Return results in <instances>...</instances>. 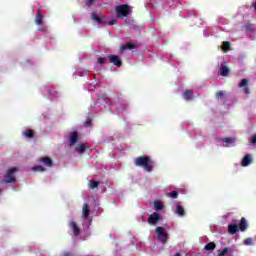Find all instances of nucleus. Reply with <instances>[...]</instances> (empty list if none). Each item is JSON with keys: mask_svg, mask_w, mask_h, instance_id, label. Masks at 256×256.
<instances>
[{"mask_svg": "<svg viewBox=\"0 0 256 256\" xmlns=\"http://www.w3.org/2000/svg\"><path fill=\"white\" fill-rule=\"evenodd\" d=\"M225 255H229V248H225Z\"/></svg>", "mask_w": 256, "mask_h": 256, "instance_id": "42", "label": "nucleus"}, {"mask_svg": "<svg viewBox=\"0 0 256 256\" xmlns=\"http://www.w3.org/2000/svg\"><path fill=\"white\" fill-rule=\"evenodd\" d=\"M156 235L158 237V241L165 245L167 243V239H169V236L165 232V228L158 226L156 227Z\"/></svg>", "mask_w": 256, "mask_h": 256, "instance_id": "4", "label": "nucleus"}, {"mask_svg": "<svg viewBox=\"0 0 256 256\" xmlns=\"http://www.w3.org/2000/svg\"><path fill=\"white\" fill-rule=\"evenodd\" d=\"M35 23L36 25H43V14L41 13V11H38V13L36 14Z\"/></svg>", "mask_w": 256, "mask_h": 256, "instance_id": "20", "label": "nucleus"}, {"mask_svg": "<svg viewBox=\"0 0 256 256\" xmlns=\"http://www.w3.org/2000/svg\"><path fill=\"white\" fill-rule=\"evenodd\" d=\"M236 141H237V138L235 136H233V137H226L225 138L226 147H229L230 145H235Z\"/></svg>", "mask_w": 256, "mask_h": 256, "instance_id": "18", "label": "nucleus"}, {"mask_svg": "<svg viewBox=\"0 0 256 256\" xmlns=\"http://www.w3.org/2000/svg\"><path fill=\"white\" fill-rule=\"evenodd\" d=\"M137 47H138L137 44H133L131 42H128L125 45H122L120 47V52L123 53L124 51H127V49L131 51L132 49H137Z\"/></svg>", "mask_w": 256, "mask_h": 256, "instance_id": "11", "label": "nucleus"}, {"mask_svg": "<svg viewBox=\"0 0 256 256\" xmlns=\"http://www.w3.org/2000/svg\"><path fill=\"white\" fill-rule=\"evenodd\" d=\"M223 97H225V92L223 91L216 92V99H223Z\"/></svg>", "mask_w": 256, "mask_h": 256, "instance_id": "29", "label": "nucleus"}, {"mask_svg": "<svg viewBox=\"0 0 256 256\" xmlns=\"http://www.w3.org/2000/svg\"><path fill=\"white\" fill-rule=\"evenodd\" d=\"M79 139V134L77 132H72L70 135V145H75Z\"/></svg>", "mask_w": 256, "mask_h": 256, "instance_id": "16", "label": "nucleus"}, {"mask_svg": "<svg viewBox=\"0 0 256 256\" xmlns=\"http://www.w3.org/2000/svg\"><path fill=\"white\" fill-rule=\"evenodd\" d=\"M249 80L247 79V78H244V79H242L241 80V82L238 84V87L240 88V89H243V87H245L244 88V93L246 94V95H250L251 94V89L249 88Z\"/></svg>", "mask_w": 256, "mask_h": 256, "instance_id": "7", "label": "nucleus"}, {"mask_svg": "<svg viewBox=\"0 0 256 256\" xmlns=\"http://www.w3.org/2000/svg\"><path fill=\"white\" fill-rule=\"evenodd\" d=\"M247 229H249V223L245 217H242L238 223V230L244 233V231H247Z\"/></svg>", "mask_w": 256, "mask_h": 256, "instance_id": "8", "label": "nucleus"}, {"mask_svg": "<svg viewBox=\"0 0 256 256\" xmlns=\"http://www.w3.org/2000/svg\"><path fill=\"white\" fill-rule=\"evenodd\" d=\"M185 101H191L193 99V92L191 90H185L183 93Z\"/></svg>", "mask_w": 256, "mask_h": 256, "instance_id": "19", "label": "nucleus"}, {"mask_svg": "<svg viewBox=\"0 0 256 256\" xmlns=\"http://www.w3.org/2000/svg\"><path fill=\"white\" fill-rule=\"evenodd\" d=\"M220 75H222V77H225V63H222L220 66Z\"/></svg>", "mask_w": 256, "mask_h": 256, "instance_id": "30", "label": "nucleus"}, {"mask_svg": "<svg viewBox=\"0 0 256 256\" xmlns=\"http://www.w3.org/2000/svg\"><path fill=\"white\" fill-rule=\"evenodd\" d=\"M106 61H107V58H102V57H99V58H98V63H99L100 65L105 64Z\"/></svg>", "mask_w": 256, "mask_h": 256, "instance_id": "33", "label": "nucleus"}, {"mask_svg": "<svg viewBox=\"0 0 256 256\" xmlns=\"http://www.w3.org/2000/svg\"><path fill=\"white\" fill-rule=\"evenodd\" d=\"M22 135L25 139H35V131L32 129H27L22 133Z\"/></svg>", "mask_w": 256, "mask_h": 256, "instance_id": "14", "label": "nucleus"}, {"mask_svg": "<svg viewBox=\"0 0 256 256\" xmlns=\"http://www.w3.org/2000/svg\"><path fill=\"white\" fill-rule=\"evenodd\" d=\"M244 245H253V239L252 238H246L244 240Z\"/></svg>", "mask_w": 256, "mask_h": 256, "instance_id": "32", "label": "nucleus"}, {"mask_svg": "<svg viewBox=\"0 0 256 256\" xmlns=\"http://www.w3.org/2000/svg\"><path fill=\"white\" fill-rule=\"evenodd\" d=\"M237 231H239V226L237 224L228 225V233H230V235H235Z\"/></svg>", "mask_w": 256, "mask_h": 256, "instance_id": "15", "label": "nucleus"}, {"mask_svg": "<svg viewBox=\"0 0 256 256\" xmlns=\"http://www.w3.org/2000/svg\"><path fill=\"white\" fill-rule=\"evenodd\" d=\"M154 207L156 211H161L163 209V203L160 201H155L154 202Z\"/></svg>", "mask_w": 256, "mask_h": 256, "instance_id": "25", "label": "nucleus"}, {"mask_svg": "<svg viewBox=\"0 0 256 256\" xmlns=\"http://www.w3.org/2000/svg\"><path fill=\"white\" fill-rule=\"evenodd\" d=\"M228 51H231V42L225 41V53H228Z\"/></svg>", "mask_w": 256, "mask_h": 256, "instance_id": "28", "label": "nucleus"}, {"mask_svg": "<svg viewBox=\"0 0 256 256\" xmlns=\"http://www.w3.org/2000/svg\"><path fill=\"white\" fill-rule=\"evenodd\" d=\"M19 169L17 167L10 168L4 176V183H15L17 178L15 177V173H17Z\"/></svg>", "mask_w": 256, "mask_h": 256, "instance_id": "3", "label": "nucleus"}, {"mask_svg": "<svg viewBox=\"0 0 256 256\" xmlns=\"http://www.w3.org/2000/svg\"><path fill=\"white\" fill-rule=\"evenodd\" d=\"M161 221V215L157 212H153L148 217V223L149 225H157L158 222Z\"/></svg>", "mask_w": 256, "mask_h": 256, "instance_id": "6", "label": "nucleus"}, {"mask_svg": "<svg viewBox=\"0 0 256 256\" xmlns=\"http://www.w3.org/2000/svg\"><path fill=\"white\" fill-rule=\"evenodd\" d=\"M69 227H70V229L73 230V233H74L75 237L79 236V234L81 233V229H79V226L77 225V222L71 221L69 223Z\"/></svg>", "mask_w": 256, "mask_h": 256, "instance_id": "10", "label": "nucleus"}, {"mask_svg": "<svg viewBox=\"0 0 256 256\" xmlns=\"http://www.w3.org/2000/svg\"><path fill=\"white\" fill-rule=\"evenodd\" d=\"M100 183L95 181V180H90L88 183V187H90V189H97V187H99Z\"/></svg>", "mask_w": 256, "mask_h": 256, "instance_id": "23", "label": "nucleus"}, {"mask_svg": "<svg viewBox=\"0 0 256 256\" xmlns=\"http://www.w3.org/2000/svg\"><path fill=\"white\" fill-rule=\"evenodd\" d=\"M93 3H95V0H85V5H87V7H91Z\"/></svg>", "mask_w": 256, "mask_h": 256, "instance_id": "34", "label": "nucleus"}, {"mask_svg": "<svg viewBox=\"0 0 256 256\" xmlns=\"http://www.w3.org/2000/svg\"><path fill=\"white\" fill-rule=\"evenodd\" d=\"M108 25L113 26V25H117V20L116 19H112L108 22Z\"/></svg>", "mask_w": 256, "mask_h": 256, "instance_id": "37", "label": "nucleus"}, {"mask_svg": "<svg viewBox=\"0 0 256 256\" xmlns=\"http://www.w3.org/2000/svg\"><path fill=\"white\" fill-rule=\"evenodd\" d=\"M218 256H225V249L219 251Z\"/></svg>", "mask_w": 256, "mask_h": 256, "instance_id": "40", "label": "nucleus"}, {"mask_svg": "<svg viewBox=\"0 0 256 256\" xmlns=\"http://www.w3.org/2000/svg\"><path fill=\"white\" fill-rule=\"evenodd\" d=\"M91 213V208L89 207V204L85 203L82 206V214L84 219H89V215Z\"/></svg>", "mask_w": 256, "mask_h": 256, "instance_id": "13", "label": "nucleus"}, {"mask_svg": "<svg viewBox=\"0 0 256 256\" xmlns=\"http://www.w3.org/2000/svg\"><path fill=\"white\" fill-rule=\"evenodd\" d=\"M33 171H40L41 173H43V171H45V167H43V166H35L33 168Z\"/></svg>", "mask_w": 256, "mask_h": 256, "instance_id": "31", "label": "nucleus"}, {"mask_svg": "<svg viewBox=\"0 0 256 256\" xmlns=\"http://www.w3.org/2000/svg\"><path fill=\"white\" fill-rule=\"evenodd\" d=\"M245 31L247 33H253L254 29H253V25L252 24H246L245 25Z\"/></svg>", "mask_w": 256, "mask_h": 256, "instance_id": "27", "label": "nucleus"}, {"mask_svg": "<svg viewBox=\"0 0 256 256\" xmlns=\"http://www.w3.org/2000/svg\"><path fill=\"white\" fill-rule=\"evenodd\" d=\"M84 125H85V127H91V125H92L91 119L88 118V119L85 121Z\"/></svg>", "mask_w": 256, "mask_h": 256, "instance_id": "35", "label": "nucleus"}, {"mask_svg": "<svg viewBox=\"0 0 256 256\" xmlns=\"http://www.w3.org/2000/svg\"><path fill=\"white\" fill-rule=\"evenodd\" d=\"M230 73L229 67L225 66V77H228Z\"/></svg>", "mask_w": 256, "mask_h": 256, "instance_id": "38", "label": "nucleus"}, {"mask_svg": "<svg viewBox=\"0 0 256 256\" xmlns=\"http://www.w3.org/2000/svg\"><path fill=\"white\" fill-rule=\"evenodd\" d=\"M109 62L112 63V65H115V67H123V61L121 58L115 54L108 55Z\"/></svg>", "mask_w": 256, "mask_h": 256, "instance_id": "5", "label": "nucleus"}, {"mask_svg": "<svg viewBox=\"0 0 256 256\" xmlns=\"http://www.w3.org/2000/svg\"><path fill=\"white\" fill-rule=\"evenodd\" d=\"M253 163V157L251 154H246L241 161L242 167H249Z\"/></svg>", "mask_w": 256, "mask_h": 256, "instance_id": "9", "label": "nucleus"}, {"mask_svg": "<svg viewBox=\"0 0 256 256\" xmlns=\"http://www.w3.org/2000/svg\"><path fill=\"white\" fill-rule=\"evenodd\" d=\"M250 143H252V145H256V134H254V135L250 138Z\"/></svg>", "mask_w": 256, "mask_h": 256, "instance_id": "36", "label": "nucleus"}, {"mask_svg": "<svg viewBox=\"0 0 256 256\" xmlns=\"http://www.w3.org/2000/svg\"><path fill=\"white\" fill-rule=\"evenodd\" d=\"M40 163H43L45 167H53V160L49 157H41L38 159Z\"/></svg>", "mask_w": 256, "mask_h": 256, "instance_id": "12", "label": "nucleus"}, {"mask_svg": "<svg viewBox=\"0 0 256 256\" xmlns=\"http://www.w3.org/2000/svg\"><path fill=\"white\" fill-rule=\"evenodd\" d=\"M102 99H103V101L107 102V100L109 99V96L106 93H104V94H102Z\"/></svg>", "mask_w": 256, "mask_h": 256, "instance_id": "39", "label": "nucleus"}, {"mask_svg": "<svg viewBox=\"0 0 256 256\" xmlns=\"http://www.w3.org/2000/svg\"><path fill=\"white\" fill-rule=\"evenodd\" d=\"M216 247L215 242H209L208 244L205 245L204 249L205 251H213Z\"/></svg>", "mask_w": 256, "mask_h": 256, "instance_id": "22", "label": "nucleus"}, {"mask_svg": "<svg viewBox=\"0 0 256 256\" xmlns=\"http://www.w3.org/2000/svg\"><path fill=\"white\" fill-rule=\"evenodd\" d=\"M167 197H170L171 199H177V197H179V192L172 191L167 195Z\"/></svg>", "mask_w": 256, "mask_h": 256, "instance_id": "26", "label": "nucleus"}, {"mask_svg": "<svg viewBox=\"0 0 256 256\" xmlns=\"http://www.w3.org/2000/svg\"><path fill=\"white\" fill-rule=\"evenodd\" d=\"M134 164L136 167H142L144 171H147V173H151L153 171V167H155V162L147 155L135 158Z\"/></svg>", "mask_w": 256, "mask_h": 256, "instance_id": "1", "label": "nucleus"}, {"mask_svg": "<svg viewBox=\"0 0 256 256\" xmlns=\"http://www.w3.org/2000/svg\"><path fill=\"white\" fill-rule=\"evenodd\" d=\"M176 213L179 215V217H185V208L181 205L176 206Z\"/></svg>", "mask_w": 256, "mask_h": 256, "instance_id": "21", "label": "nucleus"}, {"mask_svg": "<svg viewBox=\"0 0 256 256\" xmlns=\"http://www.w3.org/2000/svg\"><path fill=\"white\" fill-rule=\"evenodd\" d=\"M76 151L78 153H80V155H83V153H85V151H87V144H85V143L79 144L76 147Z\"/></svg>", "mask_w": 256, "mask_h": 256, "instance_id": "17", "label": "nucleus"}, {"mask_svg": "<svg viewBox=\"0 0 256 256\" xmlns=\"http://www.w3.org/2000/svg\"><path fill=\"white\" fill-rule=\"evenodd\" d=\"M92 21H96V23H98V25H101V23H103V18H101L97 14L93 13Z\"/></svg>", "mask_w": 256, "mask_h": 256, "instance_id": "24", "label": "nucleus"}, {"mask_svg": "<svg viewBox=\"0 0 256 256\" xmlns=\"http://www.w3.org/2000/svg\"><path fill=\"white\" fill-rule=\"evenodd\" d=\"M115 11L118 19H123V17H128L133 13V8L127 4H121L116 6Z\"/></svg>", "mask_w": 256, "mask_h": 256, "instance_id": "2", "label": "nucleus"}, {"mask_svg": "<svg viewBox=\"0 0 256 256\" xmlns=\"http://www.w3.org/2000/svg\"><path fill=\"white\" fill-rule=\"evenodd\" d=\"M221 49H222V51H225V41L222 42Z\"/></svg>", "mask_w": 256, "mask_h": 256, "instance_id": "41", "label": "nucleus"}]
</instances>
